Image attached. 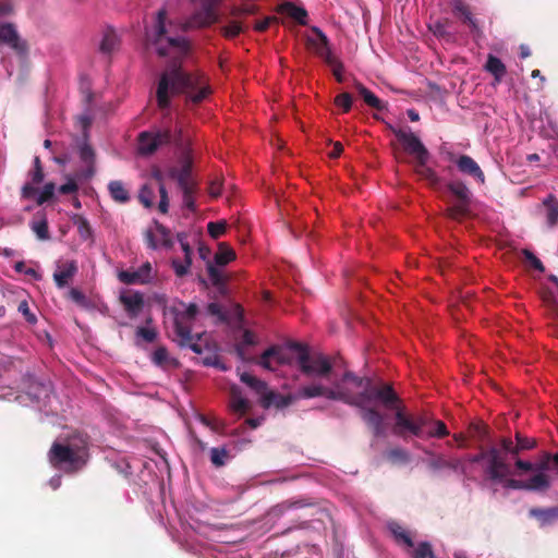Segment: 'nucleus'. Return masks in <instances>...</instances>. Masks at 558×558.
<instances>
[{
    "label": "nucleus",
    "instance_id": "47",
    "mask_svg": "<svg viewBox=\"0 0 558 558\" xmlns=\"http://www.w3.org/2000/svg\"><path fill=\"white\" fill-rule=\"evenodd\" d=\"M434 425L435 428L428 430L425 429L426 437L444 438L449 435V430L442 421H435Z\"/></svg>",
    "mask_w": 558,
    "mask_h": 558
},
{
    "label": "nucleus",
    "instance_id": "10",
    "mask_svg": "<svg viewBox=\"0 0 558 558\" xmlns=\"http://www.w3.org/2000/svg\"><path fill=\"white\" fill-rule=\"evenodd\" d=\"M449 192L457 198V203L448 208V216L461 219L469 214L472 193L462 181H451L447 184Z\"/></svg>",
    "mask_w": 558,
    "mask_h": 558
},
{
    "label": "nucleus",
    "instance_id": "61",
    "mask_svg": "<svg viewBox=\"0 0 558 558\" xmlns=\"http://www.w3.org/2000/svg\"><path fill=\"white\" fill-rule=\"evenodd\" d=\"M329 66L332 68V74L336 77V80L339 83H342L343 80H344L343 74H342V72H343V63L340 60H337L333 63L329 64Z\"/></svg>",
    "mask_w": 558,
    "mask_h": 558
},
{
    "label": "nucleus",
    "instance_id": "49",
    "mask_svg": "<svg viewBox=\"0 0 558 558\" xmlns=\"http://www.w3.org/2000/svg\"><path fill=\"white\" fill-rule=\"evenodd\" d=\"M56 185L52 182H48L44 185L43 191L36 198L37 205H43L49 202L54 196Z\"/></svg>",
    "mask_w": 558,
    "mask_h": 558
},
{
    "label": "nucleus",
    "instance_id": "36",
    "mask_svg": "<svg viewBox=\"0 0 558 558\" xmlns=\"http://www.w3.org/2000/svg\"><path fill=\"white\" fill-rule=\"evenodd\" d=\"M323 387L324 386L320 384H312V385L303 386L294 392L295 399L300 400V399H311V398L322 397L323 396Z\"/></svg>",
    "mask_w": 558,
    "mask_h": 558
},
{
    "label": "nucleus",
    "instance_id": "44",
    "mask_svg": "<svg viewBox=\"0 0 558 558\" xmlns=\"http://www.w3.org/2000/svg\"><path fill=\"white\" fill-rule=\"evenodd\" d=\"M154 197H155L154 189L149 184H144L141 187L140 193H138L140 203L144 207L150 208L154 205Z\"/></svg>",
    "mask_w": 558,
    "mask_h": 558
},
{
    "label": "nucleus",
    "instance_id": "51",
    "mask_svg": "<svg viewBox=\"0 0 558 558\" xmlns=\"http://www.w3.org/2000/svg\"><path fill=\"white\" fill-rule=\"evenodd\" d=\"M386 457L391 462L407 463L409 461L408 452L402 448H393L387 451Z\"/></svg>",
    "mask_w": 558,
    "mask_h": 558
},
{
    "label": "nucleus",
    "instance_id": "19",
    "mask_svg": "<svg viewBox=\"0 0 558 558\" xmlns=\"http://www.w3.org/2000/svg\"><path fill=\"white\" fill-rule=\"evenodd\" d=\"M193 158L190 150L182 153L179 167V187L197 186L192 177Z\"/></svg>",
    "mask_w": 558,
    "mask_h": 558
},
{
    "label": "nucleus",
    "instance_id": "3",
    "mask_svg": "<svg viewBox=\"0 0 558 558\" xmlns=\"http://www.w3.org/2000/svg\"><path fill=\"white\" fill-rule=\"evenodd\" d=\"M88 458V442L82 436L71 437L68 444L54 441L48 451L50 464L57 469L64 468L68 473L82 470Z\"/></svg>",
    "mask_w": 558,
    "mask_h": 558
},
{
    "label": "nucleus",
    "instance_id": "12",
    "mask_svg": "<svg viewBox=\"0 0 558 558\" xmlns=\"http://www.w3.org/2000/svg\"><path fill=\"white\" fill-rule=\"evenodd\" d=\"M515 444L509 437H501L499 440V447L502 451L504 457L511 456L512 458L519 457V454L526 450H532L536 446V439L527 437L520 432L514 435Z\"/></svg>",
    "mask_w": 558,
    "mask_h": 558
},
{
    "label": "nucleus",
    "instance_id": "17",
    "mask_svg": "<svg viewBox=\"0 0 558 558\" xmlns=\"http://www.w3.org/2000/svg\"><path fill=\"white\" fill-rule=\"evenodd\" d=\"M151 265L144 263L136 270H122L118 274L119 280L124 284H145L151 280Z\"/></svg>",
    "mask_w": 558,
    "mask_h": 558
},
{
    "label": "nucleus",
    "instance_id": "13",
    "mask_svg": "<svg viewBox=\"0 0 558 558\" xmlns=\"http://www.w3.org/2000/svg\"><path fill=\"white\" fill-rule=\"evenodd\" d=\"M0 43L8 45L22 57H25L28 52L27 43L21 39L13 23L0 24Z\"/></svg>",
    "mask_w": 558,
    "mask_h": 558
},
{
    "label": "nucleus",
    "instance_id": "16",
    "mask_svg": "<svg viewBox=\"0 0 558 558\" xmlns=\"http://www.w3.org/2000/svg\"><path fill=\"white\" fill-rule=\"evenodd\" d=\"M536 211L544 216L546 226L549 229L558 227V198L555 194H548L542 203L536 206Z\"/></svg>",
    "mask_w": 558,
    "mask_h": 558
},
{
    "label": "nucleus",
    "instance_id": "63",
    "mask_svg": "<svg viewBox=\"0 0 558 558\" xmlns=\"http://www.w3.org/2000/svg\"><path fill=\"white\" fill-rule=\"evenodd\" d=\"M78 190V185L76 184V182L74 180H69L66 183L62 184L60 187H59V192L61 194H71V193H74Z\"/></svg>",
    "mask_w": 558,
    "mask_h": 558
},
{
    "label": "nucleus",
    "instance_id": "56",
    "mask_svg": "<svg viewBox=\"0 0 558 558\" xmlns=\"http://www.w3.org/2000/svg\"><path fill=\"white\" fill-rule=\"evenodd\" d=\"M136 336L141 337L146 342L151 343L157 338V331L155 329L138 327L136 329Z\"/></svg>",
    "mask_w": 558,
    "mask_h": 558
},
{
    "label": "nucleus",
    "instance_id": "32",
    "mask_svg": "<svg viewBox=\"0 0 558 558\" xmlns=\"http://www.w3.org/2000/svg\"><path fill=\"white\" fill-rule=\"evenodd\" d=\"M281 11L288 16L296 21L301 25L307 24V12L304 8L298 7L291 2H286L281 5Z\"/></svg>",
    "mask_w": 558,
    "mask_h": 558
},
{
    "label": "nucleus",
    "instance_id": "14",
    "mask_svg": "<svg viewBox=\"0 0 558 558\" xmlns=\"http://www.w3.org/2000/svg\"><path fill=\"white\" fill-rule=\"evenodd\" d=\"M119 301L131 319L136 318L145 305L144 295L138 291H124L120 294Z\"/></svg>",
    "mask_w": 558,
    "mask_h": 558
},
{
    "label": "nucleus",
    "instance_id": "50",
    "mask_svg": "<svg viewBox=\"0 0 558 558\" xmlns=\"http://www.w3.org/2000/svg\"><path fill=\"white\" fill-rule=\"evenodd\" d=\"M353 98L351 94L344 92L336 96L335 105L340 107L343 112H349L352 108Z\"/></svg>",
    "mask_w": 558,
    "mask_h": 558
},
{
    "label": "nucleus",
    "instance_id": "4",
    "mask_svg": "<svg viewBox=\"0 0 558 558\" xmlns=\"http://www.w3.org/2000/svg\"><path fill=\"white\" fill-rule=\"evenodd\" d=\"M184 310L172 307L171 314L173 315L174 335L177 342L180 347H187L193 352L201 354L203 353L202 345L197 342H193L192 328L195 318L198 314V306L195 303L185 305L181 302Z\"/></svg>",
    "mask_w": 558,
    "mask_h": 558
},
{
    "label": "nucleus",
    "instance_id": "35",
    "mask_svg": "<svg viewBox=\"0 0 558 558\" xmlns=\"http://www.w3.org/2000/svg\"><path fill=\"white\" fill-rule=\"evenodd\" d=\"M240 379L242 383L247 385L251 389H253L258 395H260L262 398L268 389L267 384L265 381L258 379L257 377L251 375L250 373L241 374Z\"/></svg>",
    "mask_w": 558,
    "mask_h": 558
},
{
    "label": "nucleus",
    "instance_id": "27",
    "mask_svg": "<svg viewBox=\"0 0 558 558\" xmlns=\"http://www.w3.org/2000/svg\"><path fill=\"white\" fill-rule=\"evenodd\" d=\"M485 70L494 76L496 84H499L507 73L504 62L494 54H488Z\"/></svg>",
    "mask_w": 558,
    "mask_h": 558
},
{
    "label": "nucleus",
    "instance_id": "58",
    "mask_svg": "<svg viewBox=\"0 0 558 558\" xmlns=\"http://www.w3.org/2000/svg\"><path fill=\"white\" fill-rule=\"evenodd\" d=\"M159 194H160V202L158 205V209L161 214H167L169 209V197L168 192L166 190L165 185L158 186Z\"/></svg>",
    "mask_w": 558,
    "mask_h": 558
},
{
    "label": "nucleus",
    "instance_id": "2",
    "mask_svg": "<svg viewBox=\"0 0 558 558\" xmlns=\"http://www.w3.org/2000/svg\"><path fill=\"white\" fill-rule=\"evenodd\" d=\"M322 397L359 408L361 418L375 437L385 434V417L377 409L367 407V403L379 401L385 408H391L399 400L391 384L374 385L371 378L356 376L352 372H345L341 379L335 381L332 388L324 386Z\"/></svg>",
    "mask_w": 558,
    "mask_h": 558
},
{
    "label": "nucleus",
    "instance_id": "43",
    "mask_svg": "<svg viewBox=\"0 0 558 558\" xmlns=\"http://www.w3.org/2000/svg\"><path fill=\"white\" fill-rule=\"evenodd\" d=\"M411 558H432L435 557L430 543L421 542L414 548H410Z\"/></svg>",
    "mask_w": 558,
    "mask_h": 558
},
{
    "label": "nucleus",
    "instance_id": "23",
    "mask_svg": "<svg viewBox=\"0 0 558 558\" xmlns=\"http://www.w3.org/2000/svg\"><path fill=\"white\" fill-rule=\"evenodd\" d=\"M354 88L368 107L379 111L386 109V104L359 81L354 82Z\"/></svg>",
    "mask_w": 558,
    "mask_h": 558
},
{
    "label": "nucleus",
    "instance_id": "7",
    "mask_svg": "<svg viewBox=\"0 0 558 558\" xmlns=\"http://www.w3.org/2000/svg\"><path fill=\"white\" fill-rule=\"evenodd\" d=\"M473 463L485 461L484 473L492 482H501L506 476L512 474L511 466L505 459L500 447L492 446L488 449H482L477 454L470 459Z\"/></svg>",
    "mask_w": 558,
    "mask_h": 558
},
{
    "label": "nucleus",
    "instance_id": "9",
    "mask_svg": "<svg viewBox=\"0 0 558 558\" xmlns=\"http://www.w3.org/2000/svg\"><path fill=\"white\" fill-rule=\"evenodd\" d=\"M389 130L402 144L403 149L415 158L417 166H424L428 162L429 151L422 143L420 137L411 132L410 128L403 129L389 125Z\"/></svg>",
    "mask_w": 558,
    "mask_h": 558
},
{
    "label": "nucleus",
    "instance_id": "5",
    "mask_svg": "<svg viewBox=\"0 0 558 558\" xmlns=\"http://www.w3.org/2000/svg\"><path fill=\"white\" fill-rule=\"evenodd\" d=\"M290 349L298 352V365L306 376L328 377L332 371L330 360L322 353L311 354L305 345L300 342L290 343Z\"/></svg>",
    "mask_w": 558,
    "mask_h": 558
},
{
    "label": "nucleus",
    "instance_id": "28",
    "mask_svg": "<svg viewBox=\"0 0 558 558\" xmlns=\"http://www.w3.org/2000/svg\"><path fill=\"white\" fill-rule=\"evenodd\" d=\"M388 530L393 535L396 542L400 545H404L408 548H413L414 543L410 533L401 526L398 522H389Z\"/></svg>",
    "mask_w": 558,
    "mask_h": 558
},
{
    "label": "nucleus",
    "instance_id": "60",
    "mask_svg": "<svg viewBox=\"0 0 558 558\" xmlns=\"http://www.w3.org/2000/svg\"><path fill=\"white\" fill-rule=\"evenodd\" d=\"M256 5L254 4H244L240 8H234L231 12V14L235 17L242 15V14H254L256 12Z\"/></svg>",
    "mask_w": 558,
    "mask_h": 558
},
{
    "label": "nucleus",
    "instance_id": "55",
    "mask_svg": "<svg viewBox=\"0 0 558 558\" xmlns=\"http://www.w3.org/2000/svg\"><path fill=\"white\" fill-rule=\"evenodd\" d=\"M207 313L211 316H216L220 322L227 320V315L222 306L216 302H211L207 305Z\"/></svg>",
    "mask_w": 558,
    "mask_h": 558
},
{
    "label": "nucleus",
    "instance_id": "31",
    "mask_svg": "<svg viewBox=\"0 0 558 558\" xmlns=\"http://www.w3.org/2000/svg\"><path fill=\"white\" fill-rule=\"evenodd\" d=\"M71 220L77 228L78 235L82 240L94 242V231L84 216L75 214L71 217Z\"/></svg>",
    "mask_w": 558,
    "mask_h": 558
},
{
    "label": "nucleus",
    "instance_id": "8",
    "mask_svg": "<svg viewBox=\"0 0 558 558\" xmlns=\"http://www.w3.org/2000/svg\"><path fill=\"white\" fill-rule=\"evenodd\" d=\"M215 264L208 262L207 264V272L209 280L214 287L217 288L220 294H227V282L229 280L228 276H226L222 271L218 269L217 266H225L232 262L235 258V252L227 244L219 243L218 252L215 254Z\"/></svg>",
    "mask_w": 558,
    "mask_h": 558
},
{
    "label": "nucleus",
    "instance_id": "22",
    "mask_svg": "<svg viewBox=\"0 0 558 558\" xmlns=\"http://www.w3.org/2000/svg\"><path fill=\"white\" fill-rule=\"evenodd\" d=\"M78 155L82 162L86 165V169L84 171L85 178H92L95 174V150L87 143V140L83 138L82 143L78 145Z\"/></svg>",
    "mask_w": 558,
    "mask_h": 558
},
{
    "label": "nucleus",
    "instance_id": "20",
    "mask_svg": "<svg viewBox=\"0 0 558 558\" xmlns=\"http://www.w3.org/2000/svg\"><path fill=\"white\" fill-rule=\"evenodd\" d=\"M295 393L289 395H280L278 392L268 390L265 392L263 398L260 399V404L263 408L268 409L270 407H275L277 409H283L295 402Z\"/></svg>",
    "mask_w": 558,
    "mask_h": 558
},
{
    "label": "nucleus",
    "instance_id": "25",
    "mask_svg": "<svg viewBox=\"0 0 558 558\" xmlns=\"http://www.w3.org/2000/svg\"><path fill=\"white\" fill-rule=\"evenodd\" d=\"M272 361H275L278 365L286 363V357L283 355L282 349L279 347H270L268 348L260 356L259 364L267 369H274Z\"/></svg>",
    "mask_w": 558,
    "mask_h": 558
},
{
    "label": "nucleus",
    "instance_id": "15",
    "mask_svg": "<svg viewBox=\"0 0 558 558\" xmlns=\"http://www.w3.org/2000/svg\"><path fill=\"white\" fill-rule=\"evenodd\" d=\"M313 32L316 34L317 38H310L308 45L314 50V52L320 57L328 65L339 60L333 56L329 47V40L327 36L318 27H313Z\"/></svg>",
    "mask_w": 558,
    "mask_h": 558
},
{
    "label": "nucleus",
    "instance_id": "18",
    "mask_svg": "<svg viewBox=\"0 0 558 558\" xmlns=\"http://www.w3.org/2000/svg\"><path fill=\"white\" fill-rule=\"evenodd\" d=\"M450 159L454 160L458 170L463 173L468 174L475 180H477L480 183H485V174L482 171L478 163L470 156L468 155H461L457 159H454L453 155H450Z\"/></svg>",
    "mask_w": 558,
    "mask_h": 558
},
{
    "label": "nucleus",
    "instance_id": "33",
    "mask_svg": "<svg viewBox=\"0 0 558 558\" xmlns=\"http://www.w3.org/2000/svg\"><path fill=\"white\" fill-rule=\"evenodd\" d=\"M454 14L463 17V22L466 23L473 32L478 33L480 27L476 20L473 17L470 9L461 1H457L453 5Z\"/></svg>",
    "mask_w": 558,
    "mask_h": 558
},
{
    "label": "nucleus",
    "instance_id": "40",
    "mask_svg": "<svg viewBox=\"0 0 558 558\" xmlns=\"http://www.w3.org/2000/svg\"><path fill=\"white\" fill-rule=\"evenodd\" d=\"M118 46V36L112 31L109 29L104 34L102 40L100 43V51L104 53H111L116 47Z\"/></svg>",
    "mask_w": 558,
    "mask_h": 558
},
{
    "label": "nucleus",
    "instance_id": "57",
    "mask_svg": "<svg viewBox=\"0 0 558 558\" xmlns=\"http://www.w3.org/2000/svg\"><path fill=\"white\" fill-rule=\"evenodd\" d=\"M69 298L77 305L85 307L87 306V299L85 294L76 288H72L69 291Z\"/></svg>",
    "mask_w": 558,
    "mask_h": 558
},
{
    "label": "nucleus",
    "instance_id": "21",
    "mask_svg": "<svg viewBox=\"0 0 558 558\" xmlns=\"http://www.w3.org/2000/svg\"><path fill=\"white\" fill-rule=\"evenodd\" d=\"M77 272V265L75 260L65 262L58 266V269L53 274V280L59 289L64 288L69 284V281Z\"/></svg>",
    "mask_w": 558,
    "mask_h": 558
},
{
    "label": "nucleus",
    "instance_id": "1",
    "mask_svg": "<svg viewBox=\"0 0 558 558\" xmlns=\"http://www.w3.org/2000/svg\"><path fill=\"white\" fill-rule=\"evenodd\" d=\"M172 25V22L167 20L166 9L162 8L157 12L153 27L146 32L148 45L159 57H168L171 53L174 56V60L158 83L157 102L160 109L169 107L170 88L174 94H185L193 104L202 102L211 92L203 75L189 73L182 69L181 60L190 54L191 44L184 36L174 35Z\"/></svg>",
    "mask_w": 558,
    "mask_h": 558
},
{
    "label": "nucleus",
    "instance_id": "41",
    "mask_svg": "<svg viewBox=\"0 0 558 558\" xmlns=\"http://www.w3.org/2000/svg\"><path fill=\"white\" fill-rule=\"evenodd\" d=\"M229 459V451L225 447L210 449V461L216 468L223 466Z\"/></svg>",
    "mask_w": 558,
    "mask_h": 558
},
{
    "label": "nucleus",
    "instance_id": "30",
    "mask_svg": "<svg viewBox=\"0 0 558 558\" xmlns=\"http://www.w3.org/2000/svg\"><path fill=\"white\" fill-rule=\"evenodd\" d=\"M151 361L155 365L162 368H174L179 365V362L175 359L169 356L168 350L165 347H159L154 351Z\"/></svg>",
    "mask_w": 558,
    "mask_h": 558
},
{
    "label": "nucleus",
    "instance_id": "45",
    "mask_svg": "<svg viewBox=\"0 0 558 558\" xmlns=\"http://www.w3.org/2000/svg\"><path fill=\"white\" fill-rule=\"evenodd\" d=\"M448 24V20H438L429 25V29L436 37L449 39L451 35L447 29Z\"/></svg>",
    "mask_w": 558,
    "mask_h": 558
},
{
    "label": "nucleus",
    "instance_id": "37",
    "mask_svg": "<svg viewBox=\"0 0 558 558\" xmlns=\"http://www.w3.org/2000/svg\"><path fill=\"white\" fill-rule=\"evenodd\" d=\"M524 482V489L542 490L549 486L548 476L544 473H537Z\"/></svg>",
    "mask_w": 558,
    "mask_h": 558
},
{
    "label": "nucleus",
    "instance_id": "26",
    "mask_svg": "<svg viewBox=\"0 0 558 558\" xmlns=\"http://www.w3.org/2000/svg\"><path fill=\"white\" fill-rule=\"evenodd\" d=\"M530 515L535 518L542 526L551 524L558 520V507L550 508H532L529 511Z\"/></svg>",
    "mask_w": 558,
    "mask_h": 558
},
{
    "label": "nucleus",
    "instance_id": "39",
    "mask_svg": "<svg viewBox=\"0 0 558 558\" xmlns=\"http://www.w3.org/2000/svg\"><path fill=\"white\" fill-rule=\"evenodd\" d=\"M231 409L241 414H244L250 409L248 401L241 396L236 388L231 390Z\"/></svg>",
    "mask_w": 558,
    "mask_h": 558
},
{
    "label": "nucleus",
    "instance_id": "38",
    "mask_svg": "<svg viewBox=\"0 0 558 558\" xmlns=\"http://www.w3.org/2000/svg\"><path fill=\"white\" fill-rule=\"evenodd\" d=\"M415 172L421 179L427 181L430 186L435 187L440 183V178L432 168L427 167V163L417 166L415 162Z\"/></svg>",
    "mask_w": 558,
    "mask_h": 558
},
{
    "label": "nucleus",
    "instance_id": "11",
    "mask_svg": "<svg viewBox=\"0 0 558 558\" xmlns=\"http://www.w3.org/2000/svg\"><path fill=\"white\" fill-rule=\"evenodd\" d=\"M171 141L172 134L169 130H162L156 133L142 132L138 135V153L142 155H151L158 147L169 144Z\"/></svg>",
    "mask_w": 558,
    "mask_h": 558
},
{
    "label": "nucleus",
    "instance_id": "46",
    "mask_svg": "<svg viewBox=\"0 0 558 558\" xmlns=\"http://www.w3.org/2000/svg\"><path fill=\"white\" fill-rule=\"evenodd\" d=\"M183 194V205L192 213L196 210V204L194 199V194L196 191V186H186L180 187Z\"/></svg>",
    "mask_w": 558,
    "mask_h": 558
},
{
    "label": "nucleus",
    "instance_id": "62",
    "mask_svg": "<svg viewBox=\"0 0 558 558\" xmlns=\"http://www.w3.org/2000/svg\"><path fill=\"white\" fill-rule=\"evenodd\" d=\"M506 476L500 483L504 484V487L511 488V489H524V482L518 481L513 478H507Z\"/></svg>",
    "mask_w": 558,
    "mask_h": 558
},
{
    "label": "nucleus",
    "instance_id": "59",
    "mask_svg": "<svg viewBox=\"0 0 558 558\" xmlns=\"http://www.w3.org/2000/svg\"><path fill=\"white\" fill-rule=\"evenodd\" d=\"M191 265L192 263H187L185 260L183 263L177 259L172 260V268L178 277L185 276L189 272Z\"/></svg>",
    "mask_w": 558,
    "mask_h": 558
},
{
    "label": "nucleus",
    "instance_id": "24",
    "mask_svg": "<svg viewBox=\"0 0 558 558\" xmlns=\"http://www.w3.org/2000/svg\"><path fill=\"white\" fill-rule=\"evenodd\" d=\"M29 177L32 183H25L21 190V196L24 199H31L37 195L38 190L34 186V184H39L44 181V169H33L29 172Z\"/></svg>",
    "mask_w": 558,
    "mask_h": 558
},
{
    "label": "nucleus",
    "instance_id": "34",
    "mask_svg": "<svg viewBox=\"0 0 558 558\" xmlns=\"http://www.w3.org/2000/svg\"><path fill=\"white\" fill-rule=\"evenodd\" d=\"M108 190L113 201L121 204L128 203L130 201L129 191L125 189L121 181H110L108 184Z\"/></svg>",
    "mask_w": 558,
    "mask_h": 558
},
{
    "label": "nucleus",
    "instance_id": "29",
    "mask_svg": "<svg viewBox=\"0 0 558 558\" xmlns=\"http://www.w3.org/2000/svg\"><path fill=\"white\" fill-rule=\"evenodd\" d=\"M313 502H311L308 499H295V500H292V499H289V500H284L276 506H274L271 508V511L270 513L276 515V517H280L286 511L290 510V509H294V508H305V507H308V506H312Z\"/></svg>",
    "mask_w": 558,
    "mask_h": 558
},
{
    "label": "nucleus",
    "instance_id": "6",
    "mask_svg": "<svg viewBox=\"0 0 558 558\" xmlns=\"http://www.w3.org/2000/svg\"><path fill=\"white\" fill-rule=\"evenodd\" d=\"M401 399L395 403L390 409L396 410L395 424L392 432L396 436L407 439L408 436L425 437V427L428 424L426 415L408 414L403 408L400 407Z\"/></svg>",
    "mask_w": 558,
    "mask_h": 558
},
{
    "label": "nucleus",
    "instance_id": "53",
    "mask_svg": "<svg viewBox=\"0 0 558 558\" xmlns=\"http://www.w3.org/2000/svg\"><path fill=\"white\" fill-rule=\"evenodd\" d=\"M243 31L242 25L238 21H230L228 25L223 27V34L228 38L236 37Z\"/></svg>",
    "mask_w": 558,
    "mask_h": 558
},
{
    "label": "nucleus",
    "instance_id": "48",
    "mask_svg": "<svg viewBox=\"0 0 558 558\" xmlns=\"http://www.w3.org/2000/svg\"><path fill=\"white\" fill-rule=\"evenodd\" d=\"M227 230V223L223 220L211 221L207 225V231L213 239H219L225 234Z\"/></svg>",
    "mask_w": 558,
    "mask_h": 558
},
{
    "label": "nucleus",
    "instance_id": "42",
    "mask_svg": "<svg viewBox=\"0 0 558 558\" xmlns=\"http://www.w3.org/2000/svg\"><path fill=\"white\" fill-rule=\"evenodd\" d=\"M31 228L36 233L39 240H48L50 238L48 221L46 217H43L39 220L32 221Z\"/></svg>",
    "mask_w": 558,
    "mask_h": 558
},
{
    "label": "nucleus",
    "instance_id": "54",
    "mask_svg": "<svg viewBox=\"0 0 558 558\" xmlns=\"http://www.w3.org/2000/svg\"><path fill=\"white\" fill-rule=\"evenodd\" d=\"M522 253H523V255L525 257V260L529 262L530 265L534 269H536V270H538L541 272H543L545 270V267H544L543 263L541 262V259L533 252H531L529 250H523Z\"/></svg>",
    "mask_w": 558,
    "mask_h": 558
},
{
    "label": "nucleus",
    "instance_id": "52",
    "mask_svg": "<svg viewBox=\"0 0 558 558\" xmlns=\"http://www.w3.org/2000/svg\"><path fill=\"white\" fill-rule=\"evenodd\" d=\"M17 311L24 316L27 323L36 324L37 317L34 313L31 312L28 302L23 300L19 303Z\"/></svg>",
    "mask_w": 558,
    "mask_h": 558
},
{
    "label": "nucleus",
    "instance_id": "64",
    "mask_svg": "<svg viewBox=\"0 0 558 558\" xmlns=\"http://www.w3.org/2000/svg\"><path fill=\"white\" fill-rule=\"evenodd\" d=\"M13 13L12 0H0V16L10 15Z\"/></svg>",
    "mask_w": 558,
    "mask_h": 558
}]
</instances>
